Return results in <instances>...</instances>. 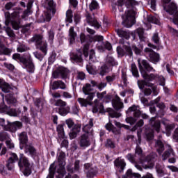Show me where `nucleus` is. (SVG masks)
Masks as SVG:
<instances>
[{
    "instance_id": "11",
    "label": "nucleus",
    "mask_w": 178,
    "mask_h": 178,
    "mask_svg": "<svg viewBox=\"0 0 178 178\" xmlns=\"http://www.w3.org/2000/svg\"><path fill=\"white\" fill-rule=\"evenodd\" d=\"M25 154H27L32 158H37L38 156V153L37 152V149L35 147L31 144H26L24 149Z\"/></svg>"
},
{
    "instance_id": "20",
    "label": "nucleus",
    "mask_w": 178,
    "mask_h": 178,
    "mask_svg": "<svg viewBox=\"0 0 178 178\" xmlns=\"http://www.w3.org/2000/svg\"><path fill=\"white\" fill-rule=\"evenodd\" d=\"M112 105L116 111L123 108V103L118 95H115V98L113 99Z\"/></svg>"
},
{
    "instance_id": "54",
    "label": "nucleus",
    "mask_w": 178,
    "mask_h": 178,
    "mask_svg": "<svg viewBox=\"0 0 178 178\" xmlns=\"http://www.w3.org/2000/svg\"><path fill=\"white\" fill-rule=\"evenodd\" d=\"M90 10H95V9H98V2L95 0H92L89 6Z\"/></svg>"
},
{
    "instance_id": "23",
    "label": "nucleus",
    "mask_w": 178,
    "mask_h": 178,
    "mask_svg": "<svg viewBox=\"0 0 178 178\" xmlns=\"http://www.w3.org/2000/svg\"><path fill=\"white\" fill-rule=\"evenodd\" d=\"M58 75H55V74L53 75L54 79H59V76H61L62 79H66L67 77V69L61 67L59 68L58 71Z\"/></svg>"
},
{
    "instance_id": "16",
    "label": "nucleus",
    "mask_w": 178,
    "mask_h": 178,
    "mask_svg": "<svg viewBox=\"0 0 178 178\" xmlns=\"http://www.w3.org/2000/svg\"><path fill=\"white\" fill-rule=\"evenodd\" d=\"M0 112H1V113H6V115H8V116H17V111L16 109L10 108L8 106H4L0 108Z\"/></svg>"
},
{
    "instance_id": "21",
    "label": "nucleus",
    "mask_w": 178,
    "mask_h": 178,
    "mask_svg": "<svg viewBox=\"0 0 178 178\" xmlns=\"http://www.w3.org/2000/svg\"><path fill=\"white\" fill-rule=\"evenodd\" d=\"M66 90L67 87L66 86V83H65L62 81H55L51 83V89L53 90Z\"/></svg>"
},
{
    "instance_id": "14",
    "label": "nucleus",
    "mask_w": 178,
    "mask_h": 178,
    "mask_svg": "<svg viewBox=\"0 0 178 178\" xmlns=\"http://www.w3.org/2000/svg\"><path fill=\"white\" fill-rule=\"evenodd\" d=\"M86 20L90 26H93V27H95L96 29H99L101 27V24L99 22H98V21H97L95 17H94V15L87 14Z\"/></svg>"
},
{
    "instance_id": "53",
    "label": "nucleus",
    "mask_w": 178,
    "mask_h": 178,
    "mask_svg": "<svg viewBox=\"0 0 178 178\" xmlns=\"http://www.w3.org/2000/svg\"><path fill=\"white\" fill-rule=\"evenodd\" d=\"M33 55H34L35 58H36V59H38V60H40L41 62L42 60V59H44V56H45V55H47V54H44V53H43V54H42L40 52L35 51V52H33Z\"/></svg>"
},
{
    "instance_id": "19",
    "label": "nucleus",
    "mask_w": 178,
    "mask_h": 178,
    "mask_svg": "<svg viewBox=\"0 0 178 178\" xmlns=\"http://www.w3.org/2000/svg\"><path fill=\"white\" fill-rule=\"evenodd\" d=\"M81 130V124H74V126L72 128L71 131L70 132V139L73 140V138H76V137H77V134L80 133Z\"/></svg>"
},
{
    "instance_id": "13",
    "label": "nucleus",
    "mask_w": 178,
    "mask_h": 178,
    "mask_svg": "<svg viewBox=\"0 0 178 178\" xmlns=\"http://www.w3.org/2000/svg\"><path fill=\"white\" fill-rule=\"evenodd\" d=\"M145 52H146V54L149 56L151 62L159 61V55L152 51V49L147 47L145 49Z\"/></svg>"
},
{
    "instance_id": "3",
    "label": "nucleus",
    "mask_w": 178,
    "mask_h": 178,
    "mask_svg": "<svg viewBox=\"0 0 178 178\" xmlns=\"http://www.w3.org/2000/svg\"><path fill=\"white\" fill-rule=\"evenodd\" d=\"M93 122V119H88V123L83 127V131L85 134L80 136L79 142V145L81 149H86V148H88L91 145V140L94 137V131H92Z\"/></svg>"
},
{
    "instance_id": "33",
    "label": "nucleus",
    "mask_w": 178,
    "mask_h": 178,
    "mask_svg": "<svg viewBox=\"0 0 178 178\" xmlns=\"http://www.w3.org/2000/svg\"><path fill=\"white\" fill-rule=\"evenodd\" d=\"M115 166H118L120 168L121 170H124V168H126V162L123 159L121 160H115L114 161Z\"/></svg>"
},
{
    "instance_id": "56",
    "label": "nucleus",
    "mask_w": 178,
    "mask_h": 178,
    "mask_svg": "<svg viewBox=\"0 0 178 178\" xmlns=\"http://www.w3.org/2000/svg\"><path fill=\"white\" fill-rule=\"evenodd\" d=\"M108 115H109V116H110L111 118H115L118 119V118H120V113H118V112H116V111H114L113 110L109 111V112H108Z\"/></svg>"
},
{
    "instance_id": "59",
    "label": "nucleus",
    "mask_w": 178,
    "mask_h": 178,
    "mask_svg": "<svg viewBox=\"0 0 178 178\" xmlns=\"http://www.w3.org/2000/svg\"><path fill=\"white\" fill-rule=\"evenodd\" d=\"M1 88L3 92H9L10 91V86L8 83L2 85Z\"/></svg>"
},
{
    "instance_id": "60",
    "label": "nucleus",
    "mask_w": 178,
    "mask_h": 178,
    "mask_svg": "<svg viewBox=\"0 0 178 178\" xmlns=\"http://www.w3.org/2000/svg\"><path fill=\"white\" fill-rule=\"evenodd\" d=\"M76 79L77 80H84L86 79V74L83 72H77Z\"/></svg>"
},
{
    "instance_id": "41",
    "label": "nucleus",
    "mask_w": 178,
    "mask_h": 178,
    "mask_svg": "<svg viewBox=\"0 0 178 178\" xmlns=\"http://www.w3.org/2000/svg\"><path fill=\"white\" fill-rule=\"evenodd\" d=\"M13 59L15 60H17V62H19L20 63H23L24 60H26V58L20 56V54H15L13 55Z\"/></svg>"
},
{
    "instance_id": "22",
    "label": "nucleus",
    "mask_w": 178,
    "mask_h": 178,
    "mask_svg": "<svg viewBox=\"0 0 178 178\" xmlns=\"http://www.w3.org/2000/svg\"><path fill=\"white\" fill-rule=\"evenodd\" d=\"M10 54H12V50L5 47L2 39H0V55H7L8 56H10Z\"/></svg>"
},
{
    "instance_id": "31",
    "label": "nucleus",
    "mask_w": 178,
    "mask_h": 178,
    "mask_svg": "<svg viewBox=\"0 0 178 178\" xmlns=\"http://www.w3.org/2000/svg\"><path fill=\"white\" fill-rule=\"evenodd\" d=\"M56 170V168H55V163H53L49 167V175H47V178H54Z\"/></svg>"
},
{
    "instance_id": "35",
    "label": "nucleus",
    "mask_w": 178,
    "mask_h": 178,
    "mask_svg": "<svg viewBox=\"0 0 178 178\" xmlns=\"http://www.w3.org/2000/svg\"><path fill=\"white\" fill-rule=\"evenodd\" d=\"M29 48L27 45L24 44V43H19L17 45V52H26V51H29Z\"/></svg>"
},
{
    "instance_id": "43",
    "label": "nucleus",
    "mask_w": 178,
    "mask_h": 178,
    "mask_svg": "<svg viewBox=\"0 0 178 178\" xmlns=\"http://www.w3.org/2000/svg\"><path fill=\"white\" fill-rule=\"evenodd\" d=\"M136 33L140 40V41H145V37L144 36V29L142 28H138L136 30Z\"/></svg>"
},
{
    "instance_id": "36",
    "label": "nucleus",
    "mask_w": 178,
    "mask_h": 178,
    "mask_svg": "<svg viewBox=\"0 0 178 178\" xmlns=\"http://www.w3.org/2000/svg\"><path fill=\"white\" fill-rule=\"evenodd\" d=\"M145 127L146 130L145 132V134L147 140H152V138H154V130L152 129L147 130V127Z\"/></svg>"
},
{
    "instance_id": "34",
    "label": "nucleus",
    "mask_w": 178,
    "mask_h": 178,
    "mask_svg": "<svg viewBox=\"0 0 178 178\" xmlns=\"http://www.w3.org/2000/svg\"><path fill=\"white\" fill-rule=\"evenodd\" d=\"M6 131H10V133H16V127L15 126L14 122H8V125L7 127H6Z\"/></svg>"
},
{
    "instance_id": "47",
    "label": "nucleus",
    "mask_w": 178,
    "mask_h": 178,
    "mask_svg": "<svg viewBox=\"0 0 178 178\" xmlns=\"http://www.w3.org/2000/svg\"><path fill=\"white\" fill-rule=\"evenodd\" d=\"M92 89L91 88V85L90 83H86L85 86L83 87V92L84 94L91 93Z\"/></svg>"
},
{
    "instance_id": "2",
    "label": "nucleus",
    "mask_w": 178,
    "mask_h": 178,
    "mask_svg": "<svg viewBox=\"0 0 178 178\" xmlns=\"http://www.w3.org/2000/svg\"><path fill=\"white\" fill-rule=\"evenodd\" d=\"M138 65L142 77L147 81H153V80L158 79L159 85L163 87L165 86V78L163 76H158L154 74H148L147 72H155L154 67H151L149 63L147 60L138 59ZM146 70V71H145Z\"/></svg>"
},
{
    "instance_id": "6",
    "label": "nucleus",
    "mask_w": 178,
    "mask_h": 178,
    "mask_svg": "<svg viewBox=\"0 0 178 178\" xmlns=\"http://www.w3.org/2000/svg\"><path fill=\"white\" fill-rule=\"evenodd\" d=\"M18 166H19L20 170L24 172V176H30V175H31L30 161H29V159H27V157H26L23 154L19 155Z\"/></svg>"
},
{
    "instance_id": "15",
    "label": "nucleus",
    "mask_w": 178,
    "mask_h": 178,
    "mask_svg": "<svg viewBox=\"0 0 178 178\" xmlns=\"http://www.w3.org/2000/svg\"><path fill=\"white\" fill-rule=\"evenodd\" d=\"M22 66L29 73H34V63L31 60H27L25 58L24 62L22 63Z\"/></svg>"
},
{
    "instance_id": "26",
    "label": "nucleus",
    "mask_w": 178,
    "mask_h": 178,
    "mask_svg": "<svg viewBox=\"0 0 178 178\" xmlns=\"http://www.w3.org/2000/svg\"><path fill=\"white\" fill-rule=\"evenodd\" d=\"M69 37L70 43L73 44L76 40V37H77V33L74 31V27L73 26H71L69 30Z\"/></svg>"
},
{
    "instance_id": "61",
    "label": "nucleus",
    "mask_w": 178,
    "mask_h": 178,
    "mask_svg": "<svg viewBox=\"0 0 178 178\" xmlns=\"http://www.w3.org/2000/svg\"><path fill=\"white\" fill-rule=\"evenodd\" d=\"M108 67H106V65H103L101 67L100 70H99V75L100 76H105V74L106 73V70H107Z\"/></svg>"
},
{
    "instance_id": "49",
    "label": "nucleus",
    "mask_w": 178,
    "mask_h": 178,
    "mask_svg": "<svg viewBox=\"0 0 178 178\" xmlns=\"http://www.w3.org/2000/svg\"><path fill=\"white\" fill-rule=\"evenodd\" d=\"M106 147L113 149L116 147V144H115V141H113L112 139H107Z\"/></svg>"
},
{
    "instance_id": "27",
    "label": "nucleus",
    "mask_w": 178,
    "mask_h": 178,
    "mask_svg": "<svg viewBox=\"0 0 178 178\" xmlns=\"http://www.w3.org/2000/svg\"><path fill=\"white\" fill-rule=\"evenodd\" d=\"M155 147L157 152L161 155L165 151V147L161 140L156 141Z\"/></svg>"
},
{
    "instance_id": "62",
    "label": "nucleus",
    "mask_w": 178,
    "mask_h": 178,
    "mask_svg": "<svg viewBox=\"0 0 178 178\" xmlns=\"http://www.w3.org/2000/svg\"><path fill=\"white\" fill-rule=\"evenodd\" d=\"M126 122L129 124H134L137 122V120L133 117H129L126 118Z\"/></svg>"
},
{
    "instance_id": "57",
    "label": "nucleus",
    "mask_w": 178,
    "mask_h": 178,
    "mask_svg": "<svg viewBox=\"0 0 178 178\" xmlns=\"http://www.w3.org/2000/svg\"><path fill=\"white\" fill-rule=\"evenodd\" d=\"M95 175H97V169H91L88 171L87 177L92 178Z\"/></svg>"
},
{
    "instance_id": "25",
    "label": "nucleus",
    "mask_w": 178,
    "mask_h": 178,
    "mask_svg": "<svg viewBox=\"0 0 178 178\" xmlns=\"http://www.w3.org/2000/svg\"><path fill=\"white\" fill-rule=\"evenodd\" d=\"M64 124H60L57 126L56 130L58 132V135L59 138L65 140L66 137H65V129H63Z\"/></svg>"
},
{
    "instance_id": "29",
    "label": "nucleus",
    "mask_w": 178,
    "mask_h": 178,
    "mask_svg": "<svg viewBox=\"0 0 178 178\" xmlns=\"http://www.w3.org/2000/svg\"><path fill=\"white\" fill-rule=\"evenodd\" d=\"M70 58L72 60H75V62H81V51H78V53H71Z\"/></svg>"
},
{
    "instance_id": "42",
    "label": "nucleus",
    "mask_w": 178,
    "mask_h": 178,
    "mask_svg": "<svg viewBox=\"0 0 178 178\" xmlns=\"http://www.w3.org/2000/svg\"><path fill=\"white\" fill-rule=\"evenodd\" d=\"M147 22H149V23H153L154 24H159V19L154 15H149L147 17Z\"/></svg>"
},
{
    "instance_id": "55",
    "label": "nucleus",
    "mask_w": 178,
    "mask_h": 178,
    "mask_svg": "<svg viewBox=\"0 0 178 178\" xmlns=\"http://www.w3.org/2000/svg\"><path fill=\"white\" fill-rule=\"evenodd\" d=\"M106 80L107 83H112L115 81V80H116V74H113L111 75H108L107 76H106Z\"/></svg>"
},
{
    "instance_id": "7",
    "label": "nucleus",
    "mask_w": 178,
    "mask_h": 178,
    "mask_svg": "<svg viewBox=\"0 0 178 178\" xmlns=\"http://www.w3.org/2000/svg\"><path fill=\"white\" fill-rule=\"evenodd\" d=\"M31 41L35 42L36 45H40V49L44 55H47L48 52V44L47 42H42V36L40 35H35L33 36Z\"/></svg>"
},
{
    "instance_id": "32",
    "label": "nucleus",
    "mask_w": 178,
    "mask_h": 178,
    "mask_svg": "<svg viewBox=\"0 0 178 178\" xmlns=\"http://www.w3.org/2000/svg\"><path fill=\"white\" fill-rule=\"evenodd\" d=\"M19 140L22 144H26L27 143L29 138L27 137V133L26 132H22L19 135Z\"/></svg>"
},
{
    "instance_id": "45",
    "label": "nucleus",
    "mask_w": 178,
    "mask_h": 178,
    "mask_svg": "<svg viewBox=\"0 0 178 178\" xmlns=\"http://www.w3.org/2000/svg\"><path fill=\"white\" fill-rule=\"evenodd\" d=\"M66 20L68 23H72L73 22V12L72 10H68L66 13Z\"/></svg>"
},
{
    "instance_id": "1",
    "label": "nucleus",
    "mask_w": 178,
    "mask_h": 178,
    "mask_svg": "<svg viewBox=\"0 0 178 178\" xmlns=\"http://www.w3.org/2000/svg\"><path fill=\"white\" fill-rule=\"evenodd\" d=\"M118 3L120 12H123V10H120L122 6L127 8L125 15H122V23L125 27H132L136 23V6H138V1L136 0H118Z\"/></svg>"
},
{
    "instance_id": "5",
    "label": "nucleus",
    "mask_w": 178,
    "mask_h": 178,
    "mask_svg": "<svg viewBox=\"0 0 178 178\" xmlns=\"http://www.w3.org/2000/svg\"><path fill=\"white\" fill-rule=\"evenodd\" d=\"M149 81L146 80H138V86L140 90H144V94L146 96H149L151 94L153 93V95L156 96L158 95V88L155 85H153L152 83L148 82ZM149 87L145 88V87ZM145 88V89H144Z\"/></svg>"
},
{
    "instance_id": "52",
    "label": "nucleus",
    "mask_w": 178,
    "mask_h": 178,
    "mask_svg": "<svg viewBox=\"0 0 178 178\" xmlns=\"http://www.w3.org/2000/svg\"><path fill=\"white\" fill-rule=\"evenodd\" d=\"M144 126V120H140L131 129V131H136L138 127H143Z\"/></svg>"
},
{
    "instance_id": "4",
    "label": "nucleus",
    "mask_w": 178,
    "mask_h": 178,
    "mask_svg": "<svg viewBox=\"0 0 178 178\" xmlns=\"http://www.w3.org/2000/svg\"><path fill=\"white\" fill-rule=\"evenodd\" d=\"M20 13H22L20 8H18L17 11H15L12 14L10 12H6L4 14L6 26H9L11 23L14 30H19L20 29Z\"/></svg>"
},
{
    "instance_id": "51",
    "label": "nucleus",
    "mask_w": 178,
    "mask_h": 178,
    "mask_svg": "<svg viewBox=\"0 0 178 178\" xmlns=\"http://www.w3.org/2000/svg\"><path fill=\"white\" fill-rule=\"evenodd\" d=\"M136 154L140 156V163H143V149L141 147L137 146L136 148Z\"/></svg>"
},
{
    "instance_id": "28",
    "label": "nucleus",
    "mask_w": 178,
    "mask_h": 178,
    "mask_svg": "<svg viewBox=\"0 0 178 178\" xmlns=\"http://www.w3.org/2000/svg\"><path fill=\"white\" fill-rule=\"evenodd\" d=\"M66 154L63 152L58 153V165H66L65 161Z\"/></svg>"
},
{
    "instance_id": "50",
    "label": "nucleus",
    "mask_w": 178,
    "mask_h": 178,
    "mask_svg": "<svg viewBox=\"0 0 178 178\" xmlns=\"http://www.w3.org/2000/svg\"><path fill=\"white\" fill-rule=\"evenodd\" d=\"M6 145L9 149H13L15 148V143L12 139H8L6 140Z\"/></svg>"
},
{
    "instance_id": "39",
    "label": "nucleus",
    "mask_w": 178,
    "mask_h": 178,
    "mask_svg": "<svg viewBox=\"0 0 178 178\" xmlns=\"http://www.w3.org/2000/svg\"><path fill=\"white\" fill-rule=\"evenodd\" d=\"M156 106H157V108H160V111L161 112L159 116L160 118H162V116L165 115V113L163 112V111H165V109H166V106L165 105V103L160 102V103L157 104Z\"/></svg>"
},
{
    "instance_id": "17",
    "label": "nucleus",
    "mask_w": 178,
    "mask_h": 178,
    "mask_svg": "<svg viewBox=\"0 0 178 178\" xmlns=\"http://www.w3.org/2000/svg\"><path fill=\"white\" fill-rule=\"evenodd\" d=\"M127 177L129 178H152V174L147 173L145 175L141 177V175L139 173L133 172L131 170H128L127 172Z\"/></svg>"
},
{
    "instance_id": "63",
    "label": "nucleus",
    "mask_w": 178,
    "mask_h": 178,
    "mask_svg": "<svg viewBox=\"0 0 178 178\" xmlns=\"http://www.w3.org/2000/svg\"><path fill=\"white\" fill-rule=\"evenodd\" d=\"M0 173L1 175H8V171H6V168L5 165L0 163Z\"/></svg>"
},
{
    "instance_id": "18",
    "label": "nucleus",
    "mask_w": 178,
    "mask_h": 178,
    "mask_svg": "<svg viewBox=\"0 0 178 178\" xmlns=\"http://www.w3.org/2000/svg\"><path fill=\"white\" fill-rule=\"evenodd\" d=\"M156 117H152L149 120V123L153 129H154L155 131H156L157 133H159L161 131V121L156 120Z\"/></svg>"
},
{
    "instance_id": "48",
    "label": "nucleus",
    "mask_w": 178,
    "mask_h": 178,
    "mask_svg": "<svg viewBox=\"0 0 178 178\" xmlns=\"http://www.w3.org/2000/svg\"><path fill=\"white\" fill-rule=\"evenodd\" d=\"M66 105H67L66 102H65L62 99L56 100L54 104L55 106H60V108H64V106H66Z\"/></svg>"
},
{
    "instance_id": "12",
    "label": "nucleus",
    "mask_w": 178,
    "mask_h": 178,
    "mask_svg": "<svg viewBox=\"0 0 178 178\" xmlns=\"http://www.w3.org/2000/svg\"><path fill=\"white\" fill-rule=\"evenodd\" d=\"M19 158L17 157V155H16V154L13 153L11 154V156L9 157V159L7 161L6 163V168L8 169V170H13V169H15V162H16V161H18Z\"/></svg>"
},
{
    "instance_id": "44",
    "label": "nucleus",
    "mask_w": 178,
    "mask_h": 178,
    "mask_svg": "<svg viewBox=\"0 0 178 178\" xmlns=\"http://www.w3.org/2000/svg\"><path fill=\"white\" fill-rule=\"evenodd\" d=\"M4 29L8 37H10L11 38H15L16 37L15 32L13 31V30H12L10 27H4Z\"/></svg>"
},
{
    "instance_id": "10",
    "label": "nucleus",
    "mask_w": 178,
    "mask_h": 178,
    "mask_svg": "<svg viewBox=\"0 0 178 178\" xmlns=\"http://www.w3.org/2000/svg\"><path fill=\"white\" fill-rule=\"evenodd\" d=\"M85 95H88L86 99L81 97L78 98V102L80 104L81 106H87L88 105H92L91 101L94 99V97H95V92L85 94Z\"/></svg>"
},
{
    "instance_id": "58",
    "label": "nucleus",
    "mask_w": 178,
    "mask_h": 178,
    "mask_svg": "<svg viewBox=\"0 0 178 178\" xmlns=\"http://www.w3.org/2000/svg\"><path fill=\"white\" fill-rule=\"evenodd\" d=\"M8 122L9 121H5V119L0 118V126H1L3 130H6V127H8Z\"/></svg>"
},
{
    "instance_id": "38",
    "label": "nucleus",
    "mask_w": 178,
    "mask_h": 178,
    "mask_svg": "<svg viewBox=\"0 0 178 178\" xmlns=\"http://www.w3.org/2000/svg\"><path fill=\"white\" fill-rule=\"evenodd\" d=\"M105 127L106 130H108V131H112L114 134H118V133H119V131H116V129L111 122L107 123Z\"/></svg>"
},
{
    "instance_id": "37",
    "label": "nucleus",
    "mask_w": 178,
    "mask_h": 178,
    "mask_svg": "<svg viewBox=\"0 0 178 178\" xmlns=\"http://www.w3.org/2000/svg\"><path fill=\"white\" fill-rule=\"evenodd\" d=\"M131 70L134 77H140L138 70L137 69V65H136V64L133 63L131 65Z\"/></svg>"
},
{
    "instance_id": "9",
    "label": "nucleus",
    "mask_w": 178,
    "mask_h": 178,
    "mask_svg": "<svg viewBox=\"0 0 178 178\" xmlns=\"http://www.w3.org/2000/svg\"><path fill=\"white\" fill-rule=\"evenodd\" d=\"M56 7V5L55 4V2H54V0H50L48 2L47 13H44V21L49 22L51 20V13H52V15H55V13H56V10L55 9Z\"/></svg>"
},
{
    "instance_id": "40",
    "label": "nucleus",
    "mask_w": 178,
    "mask_h": 178,
    "mask_svg": "<svg viewBox=\"0 0 178 178\" xmlns=\"http://www.w3.org/2000/svg\"><path fill=\"white\" fill-rule=\"evenodd\" d=\"M118 34L121 38H125V40H129L130 38V33L124 31H118Z\"/></svg>"
},
{
    "instance_id": "30",
    "label": "nucleus",
    "mask_w": 178,
    "mask_h": 178,
    "mask_svg": "<svg viewBox=\"0 0 178 178\" xmlns=\"http://www.w3.org/2000/svg\"><path fill=\"white\" fill-rule=\"evenodd\" d=\"M70 111V107L67 106V107H60L58 108V113L61 116H66L67 113Z\"/></svg>"
},
{
    "instance_id": "8",
    "label": "nucleus",
    "mask_w": 178,
    "mask_h": 178,
    "mask_svg": "<svg viewBox=\"0 0 178 178\" xmlns=\"http://www.w3.org/2000/svg\"><path fill=\"white\" fill-rule=\"evenodd\" d=\"M127 112H134V118H141L143 119H149V115L143 113L141 111H140V106L133 105L132 106L129 107Z\"/></svg>"
},
{
    "instance_id": "64",
    "label": "nucleus",
    "mask_w": 178,
    "mask_h": 178,
    "mask_svg": "<svg viewBox=\"0 0 178 178\" xmlns=\"http://www.w3.org/2000/svg\"><path fill=\"white\" fill-rule=\"evenodd\" d=\"M86 70L88 72L89 74H95V70H94V67L91 65H87L86 66Z\"/></svg>"
},
{
    "instance_id": "46",
    "label": "nucleus",
    "mask_w": 178,
    "mask_h": 178,
    "mask_svg": "<svg viewBox=\"0 0 178 178\" xmlns=\"http://www.w3.org/2000/svg\"><path fill=\"white\" fill-rule=\"evenodd\" d=\"M65 165L66 164H58V167H57V173L61 175L62 176H63V175L65 173Z\"/></svg>"
},
{
    "instance_id": "24",
    "label": "nucleus",
    "mask_w": 178,
    "mask_h": 178,
    "mask_svg": "<svg viewBox=\"0 0 178 178\" xmlns=\"http://www.w3.org/2000/svg\"><path fill=\"white\" fill-rule=\"evenodd\" d=\"M170 156H175V152H173V149H172L170 145H168V149L162 155V159L163 161H166Z\"/></svg>"
}]
</instances>
